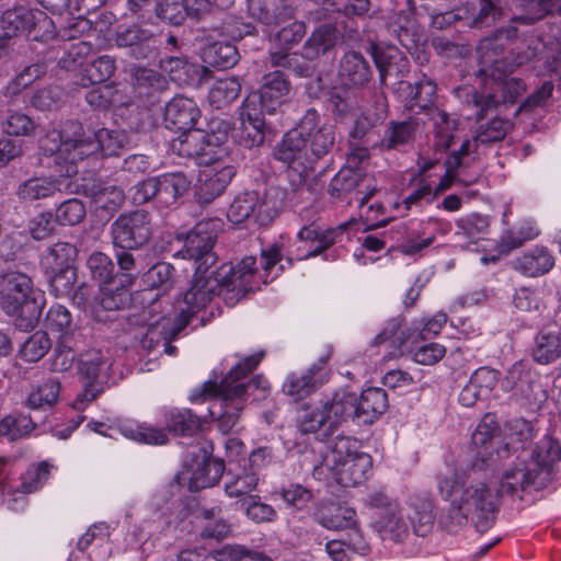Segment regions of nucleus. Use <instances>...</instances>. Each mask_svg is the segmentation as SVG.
<instances>
[{
    "instance_id": "44",
    "label": "nucleus",
    "mask_w": 561,
    "mask_h": 561,
    "mask_svg": "<svg viewBox=\"0 0 561 561\" xmlns=\"http://www.w3.org/2000/svg\"><path fill=\"white\" fill-rule=\"evenodd\" d=\"M479 10L472 18V26H491L497 21L514 15L512 0H478Z\"/></svg>"
},
{
    "instance_id": "30",
    "label": "nucleus",
    "mask_w": 561,
    "mask_h": 561,
    "mask_svg": "<svg viewBox=\"0 0 561 561\" xmlns=\"http://www.w3.org/2000/svg\"><path fill=\"white\" fill-rule=\"evenodd\" d=\"M67 179L62 176H33L21 182L15 191V196L21 203L37 204L55 196L57 192H61Z\"/></svg>"
},
{
    "instance_id": "37",
    "label": "nucleus",
    "mask_w": 561,
    "mask_h": 561,
    "mask_svg": "<svg viewBox=\"0 0 561 561\" xmlns=\"http://www.w3.org/2000/svg\"><path fill=\"white\" fill-rule=\"evenodd\" d=\"M514 15L510 21L524 25H533L556 10L557 0H512Z\"/></svg>"
},
{
    "instance_id": "14",
    "label": "nucleus",
    "mask_w": 561,
    "mask_h": 561,
    "mask_svg": "<svg viewBox=\"0 0 561 561\" xmlns=\"http://www.w3.org/2000/svg\"><path fill=\"white\" fill-rule=\"evenodd\" d=\"M111 366L110 358L99 350L88 352L79 359L78 370L83 380V391L77 398L79 409V404L93 401L104 391Z\"/></svg>"
},
{
    "instance_id": "13",
    "label": "nucleus",
    "mask_w": 561,
    "mask_h": 561,
    "mask_svg": "<svg viewBox=\"0 0 561 561\" xmlns=\"http://www.w3.org/2000/svg\"><path fill=\"white\" fill-rule=\"evenodd\" d=\"M113 41L117 48L126 49L130 58L136 60L150 59L159 50V35L139 23L118 25Z\"/></svg>"
},
{
    "instance_id": "16",
    "label": "nucleus",
    "mask_w": 561,
    "mask_h": 561,
    "mask_svg": "<svg viewBox=\"0 0 561 561\" xmlns=\"http://www.w3.org/2000/svg\"><path fill=\"white\" fill-rule=\"evenodd\" d=\"M412 1L407 0V9L387 15L383 24L387 34L411 54L419 50L423 39L422 16L414 14Z\"/></svg>"
},
{
    "instance_id": "11",
    "label": "nucleus",
    "mask_w": 561,
    "mask_h": 561,
    "mask_svg": "<svg viewBox=\"0 0 561 561\" xmlns=\"http://www.w3.org/2000/svg\"><path fill=\"white\" fill-rule=\"evenodd\" d=\"M359 38L358 24L352 21L325 22L317 26L302 46L307 60H314L330 53L343 39Z\"/></svg>"
},
{
    "instance_id": "29",
    "label": "nucleus",
    "mask_w": 561,
    "mask_h": 561,
    "mask_svg": "<svg viewBox=\"0 0 561 561\" xmlns=\"http://www.w3.org/2000/svg\"><path fill=\"white\" fill-rule=\"evenodd\" d=\"M67 126H69L70 131L69 137H67L65 141V154L71 164L67 168L69 176L71 173H77V170L73 168L76 161L100 153V148L93 133L85 135L79 122L68 121Z\"/></svg>"
},
{
    "instance_id": "52",
    "label": "nucleus",
    "mask_w": 561,
    "mask_h": 561,
    "mask_svg": "<svg viewBox=\"0 0 561 561\" xmlns=\"http://www.w3.org/2000/svg\"><path fill=\"white\" fill-rule=\"evenodd\" d=\"M238 48L228 42H216L204 50V60L218 69H229L239 61Z\"/></svg>"
},
{
    "instance_id": "55",
    "label": "nucleus",
    "mask_w": 561,
    "mask_h": 561,
    "mask_svg": "<svg viewBox=\"0 0 561 561\" xmlns=\"http://www.w3.org/2000/svg\"><path fill=\"white\" fill-rule=\"evenodd\" d=\"M377 523L382 537L394 542L402 541L409 535V527L403 516L393 506L387 507Z\"/></svg>"
},
{
    "instance_id": "23",
    "label": "nucleus",
    "mask_w": 561,
    "mask_h": 561,
    "mask_svg": "<svg viewBox=\"0 0 561 561\" xmlns=\"http://www.w3.org/2000/svg\"><path fill=\"white\" fill-rule=\"evenodd\" d=\"M322 400L318 403L302 402L296 410L295 423L297 431L302 435L317 434L321 442L328 440L333 434L329 428V419Z\"/></svg>"
},
{
    "instance_id": "47",
    "label": "nucleus",
    "mask_w": 561,
    "mask_h": 561,
    "mask_svg": "<svg viewBox=\"0 0 561 561\" xmlns=\"http://www.w3.org/2000/svg\"><path fill=\"white\" fill-rule=\"evenodd\" d=\"M328 108L336 124L352 121L359 111L356 99L344 89H333L329 92Z\"/></svg>"
},
{
    "instance_id": "24",
    "label": "nucleus",
    "mask_w": 561,
    "mask_h": 561,
    "mask_svg": "<svg viewBox=\"0 0 561 561\" xmlns=\"http://www.w3.org/2000/svg\"><path fill=\"white\" fill-rule=\"evenodd\" d=\"M337 76L343 88L362 89L371 81L374 71L362 53L348 50L340 60Z\"/></svg>"
},
{
    "instance_id": "34",
    "label": "nucleus",
    "mask_w": 561,
    "mask_h": 561,
    "mask_svg": "<svg viewBox=\"0 0 561 561\" xmlns=\"http://www.w3.org/2000/svg\"><path fill=\"white\" fill-rule=\"evenodd\" d=\"M88 1L75 0V8L64 15L62 21L58 22L57 37L62 41H71L92 30L93 21L87 16V14H90Z\"/></svg>"
},
{
    "instance_id": "10",
    "label": "nucleus",
    "mask_w": 561,
    "mask_h": 561,
    "mask_svg": "<svg viewBox=\"0 0 561 561\" xmlns=\"http://www.w3.org/2000/svg\"><path fill=\"white\" fill-rule=\"evenodd\" d=\"M228 389L217 381H205L201 389L192 394V400L213 398L210 415L216 419L217 427L222 434L232 432L239 423L244 402L239 398H229Z\"/></svg>"
},
{
    "instance_id": "51",
    "label": "nucleus",
    "mask_w": 561,
    "mask_h": 561,
    "mask_svg": "<svg viewBox=\"0 0 561 561\" xmlns=\"http://www.w3.org/2000/svg\"><path fill=\"white\" fill-rule=\"evenodd\" d=\"M59 392V380L57 378H48L28 394L26 404L32 410H50L57 403Z\"/></svg>"
},
{
    "instance_id": "4",
    "label": "nucleus",
    "mask_w": 561,
    "mask_h": 561,
    "mask_svg": "<svg viewBox=\"0 0 561 561\" xmlns=\"http://www.w3.org/2000/svg\"><path fill=\"white\" fill-rule=\"evenodd\" d=\"M561 461V445L545 436L533 451V460L524 468H513L505 471L502 479V491L516 493L529 488L541 490L556 477L558 462Z\"/></svg>"
},
{
    "instance_id": "61",
    "label": "nucleus",
    "mask_w": 561,
    "mask_h": 561,
    "mask_svg": "<svg viewBox=\"0 0 561 561\" xmlns=\"http://www.w3.org/2000/svg\"><path fill=\"white\" fill-rule=\"evenodd\" d=\"M241 92V83L238 78H225L216 81L209 91V102L217 108H221L238 99Z\"/></svg>"
},
{
    "instance_id": "38",
    "label": "nucleus",
    "mask_w": 561,
    "mask_h": 561,
    "mask_svg": "<svg viewBox=\"0 0 561 561\" xmlns=\"http://www.w3.org/2000/svg\"><path fill=\"white\" fill-rule=\"evenodd\" d=\"M47 330L56 335L57 340L80 339L81 332L73 322L71 312L62 305H53L45 317Z\"/></svg>"
},
{
    "instance_id": "21",
    "label": "nucleus",
    "mask_w": 561,
    "mask_h": 561,
    "mask_svg": "<svg viewBox=\"0 0 561 561\" xmlns=\"http://www.w3.org/2000/svg\"><path fill=\"white\" fill-rule=\"evenodd\" d=\"M209 173H205V178L201 179L199 185L194 192V198L201 206L211 204L217 197L224 194L232 179L237 174V165L233 163L222 164L221 159Z\"/></svg>"
},
{
    "instance_id": "28",
    "label": "nucleus",
    "mask_w": 561,
    "mask_h": 561,
    "mask_svg": "<svg viewBox=\"0 0 561 561\" xmlns=\"http://www.w3.org/2000/svg\"><path fill=\"white\" fill-rule=\"evenodd\" d=\"M201 116L197 104L188 98L176 95L164 107V124L174 131L193 129Z\"/></svg>"
},
{
    "instance_id": "5",
    "label": "nucleus",
    "mask_w": 561,
    "mask_h": 561,
    "mask_svg": "<svg viewBox=\"0 0 561 561\" xmlns=\"http://www.w3.org/2000/svg\"><path fill=\"white\" fill-rule=\"evenodd\" d=\"M191 178L182 172H164L154 176H148L129 188V201L135 206L151 203L162 211L178 207L180 199L190 191Z\"/></svg>"
},
{
    "instance_id": "50",
    "label": "nucleus",
    "mask_w": 561,
    "mask_h": 561,
    "mask_svg": "<svg viewBox=\"0 0 561 561\" xmlns=\"http://www.w3.org/2000/svg\"><path fill=\"white\" fill-rule=\"evenodd\" d=\"M57 26L44 11L31 9L25 35L32 41L48 42L57 37Z\"/></svg>"
},
{
    "instance_id": "3",
    "label": "nucleus",
    "mask_w": 561,
    "mask_h": 561,
    "mask_svg": "<svg viewBox=\"0 0 561 561\" xmlns=\"http://www.w3.org/2000/svg\"><path fill=\"white\" fill-rule=\"evenodd\" d=\"M45 304L44 294L33 288L26 274L8 272L0 275V308L20 331L27 332L37 325Z\"/></svg>"
},
{
    "instance_id": "7",
    "label": "nucleus",
    "mask_w": 561,
    "mask_h": 561,
    "mask_svg": "<svg viewBox=\"0 0 561 561\" xmlns=\"http://www.w3.org/2000/svg\"><path fill=\"white\" fill-rule=\"evenodd\" d=\"M302 122L310 125V130H305L307 142V163L305 169L299 171V183L306 182V170H314L319 162H331L334 152L337 150L335 127L330 124H320L321 115L314 108H308L302 115Z\"/></svg>"
},
{
    "instance_id": "41",
    "label": "nucleus",
    "mask_w": 561,
    "mask_h": 561,
    "mask_svg": "<svg viewBox=\"0 0 561 561\" xmlns=\"http://www.w3.org/2000/svg\"><path fill=\"white\" fill-rule=\"evenodd\" d=\"M553 265L554 259L545 248H535L514 261V268L530 277L548 273Z\"/></svg>"
},
{
    "instance_id": "26",
    "label": "nucleus",
    "mask_w": 561,
    "mask_h": 561,
    "mask_svg": "<svg viewBox=\"0 0 561 561\" xmlns=\"http://www.w3.org/2000/svg\"><path fill=\"white\" fill-rule=\"evenodd\" d=\"M265 115L259 108L243 104L242 123L238 134V142L242 147H259L273 134L272 124L265 119Z\"/></svg>"
},
{
    "instance_id": "39",
    "label": "nucleus",
    "mask_w": 561,
    "mask_h": 561,
    "mask_svg": "<svg viewBox=\"0 0 561 561\" xmlns=\"http://www.w3.org/2000/svg\"><path fill=\"white\" fill-rule=\"evenodd\" d=\"M420 127V118L412 115L401 122H389L381 139V147L387 150H392L409 144L414 139Z\"/></svg>"
},
{
    "instance_id": "57",
    "label": "nucleus",
    "mask_w": 561,
    "mask_h": 561,
    "mask_svg": "<svg viewBox=\"0 0 561 561\" xmlns=\"http://www.w3.org/2000/svg\"><path fill=\"white\" fill-rule=\"evenodd\" d=\"M321 369V366L312 365L305 374L297 376L290 375L283 385V391L287 396L301 400L316 390L314 375Z\"/></svg>"
},
{
    "instance_id": "6",
    "label": "nucleus",
    "mask_w": 561,
    "mask_h": 561,
    "mask_svg": "<svg viewBox=\"0 0 561 561\" xmlns=\"http://www.w3.org/2000/svg\"><path fill=\"white\" fill-rule=\"evenodd\" d=\"M285 196V190L277 185L240 193L229 207L228 219L233 224L253 222L267 226L280 213Z\"/></svg>"
},
{
    "instance_id": "64",
    "label": "nucleus",
    "mask_w": 561,
    "mask_h": 561,
    "mask_svg": "<svg viewBox=\"0 0 561 561\" xmlns=\"http://www.w3.org/2000/svg\"><path fill=\"white\" fill-rule=\"evenodd\" d=\"M30 11L31 9L24 7L5 11L0 19V35L9 41L19 34H26Z\"/></svg>"
},
{
    "instance_id": "17",
    "label": "nucleus",
    "mask_w": 561,
    "mask_h": 561,
    "mask_svg": "<svg viewBox=\"0 0 561 561\" xmlns=\"http://www.w3.org/2000/svg\"><path fill=\"white\" fill-rule=\"evenodd\" d=\"M261 359L262 354L248 356L222 378L219 383H221V388L228 389L229 398H239L244 402L254 390H265L268 387L267 380L262 376L248 378Z\"/></svg>"
},
{
    "instance_id": "58",
    "label": "nucleus",
    "mask_w": 561,
    "mask_h": 561,
    "mask_svg": "<svg viewBox=\"0 0 561 561\" xmlns=\"http://www.w3.org/2000/svg\"><path fill=\"white\" fill-rule=\"evenodd\" d=\"M412 10H414V14L422 16V21L428 19L431 26L436 30H444L457 20L454 12L443 11L440 8L423 0H413Z\"/></svg>"
},
{
    "instance_id": "56",
    "label": "nucleus",
    "mask_w": 561,
    "mask_h": 561,
    "mask_svg": "<svg viewBox=\"0 0 561 561\" xmlns=\"http://www.w3.org/2000/svg\"><path fill=\"white\" fill-rule=\"evenodd\" d=\"M176 278L174 266L164 261L157 262L144 274L145 283L151 288L162 290L163 294L174 288Z\"/></svg>"
},
{
    "instance_id": "54",
    "label": "nucleus",
    "mask_w": 561,
    "mask_h": 561,
    "mask_svg": "<svg viewBox=\"0 0 561 561\" xmlns=\"http://www.w3.org/2000/svg\"><path fill=\"white\" fill-rule=\"evenodd\" d=\"M85 266L91 279L99 283L100 287L118 280L112 259L103 252L96 251L90 254Z\"/></svg>"
},
{
    "instance_id": "43",
    "label": "nucleus",
    "mask_w": 561,
    "mask_h": 561,
    "mask_svg": "<svg viewBox=\"0 0 561 561\" xmlns=\"http://www.w3.org/2000/svg\"><path fill=\"white\" fill-rule=\"evenodd\" d=\"M533 359L540 365H548L561 356V335L541 330L537 333L530 350Z\"/></svg>"
},
{
    "instance_id": "27",
    "label": "nucleus",
    "mask_w": 561,
    "mask_h": 561,
    "mask_svg": "<svg viewBox=\"0 0 561 561\" xmlns=\"http://www.w3.org/2000/svg\"><path fill=\"white\" fill-rule=\"evenodd\" d=\"M225 470V463L220 459L203 456L201 461H195L190 470L179 477V483L187 485L190 491H199L218 483Z\"/></svg>"
},
{
    "instance_id": "20",
    "label": "nucleus",
    "mask_w": 561,
    "mask_h": 561,
    "mask_svg": "<svg viewBox=\"0 0 561 561\" xmlns=\"http://www.w3.org/2000/svg\"><path fill=\"white\" fill-rule=\"evenodd\" d=\"M329 419V428L337 431L340 426L356 421L359 423L358 394L348 387L335 390L330 398L322 400Z\"/></svg>"
},
{
    "instance_id": "18",
    "label": "nucleus",
    "mask_w": 561,
    "mask_h": 561,
    "mask_svg": "<svg viewBox=\"0 0 561 561\" xmlns=\"http://www.w3.org/2000/svg\"><path fill=\"white\" fill-rule=\"evenodd\" d=\"M218 138L202 129H188L172 140V151L183 158H197L201 164L218 163L220 157L214 151Z\"/></svg>"
},
{
    "instance_id": "46",
    "label": "nucleus",
    "mask_w": 561,
    "mask_h": 561,
    "mask_svg": "<svg viewBox=\"0 0 561 561\" xmlns=\"http://www.w3.org/2000/svg\"><path fill=\"white\" fill-rule=\"evenodd\" d=\"M425 115L433 123L435 149L440 152L447 151L451 147L454 133L457 129L458 122L451 118L448 113L439 107L427 112Z\"/></svg>"
},
{
    "instance_id": "15",
    "label": "nucleus",
    "mask_w": 561,
    "mask_h": 561,
    "mask_svg": "<svg viewBox=\"0 0 561 561\" xmlns=\"http://www.w3.org/2000/svg\"><path fill=\"white\" fill-rule=\"evenodd\" d=\"M289 91L290 82L285 73L275 70L263 76L260 89L252 92L244 104L266 115H275L284 105Z\"/></svg>"
},
{
    "instance_id": "59",
    "label": "nucleus",
    "mask_w": 561,
    "mask_h": 561,
    "mask_svg": "<svg viewBox=\"0 0 561 561\" xmlns=\"http://www.w3.org/2000/svg\"><path fill=\"white\" fill-rule=\"evenodd\" d=\"M93 135L102 157L118 156L129 142L127 134L123 130L100 128Z\"/></svg>"
},
{
    "instance_id": "60",
    "label": "nucleus",
    "mask_w": 561,
    "mask_h": 561,
    "mask_svg": "<svg viewBox=\"0 0 561 561\" xmlns=\"http://www.w3.org/2000/svg\"><path fill=\"white\" fill-rule=\"evenodd\" d=\"M270 61L272 66L291 71L300 78H308L312 73V67L308 62L309 60L304 57V54L275 51L271 53Z\"/></svg>"
},
{
    "instance_id": "12",
    "label": "nucleus",
    "mask_w": 561,
    "mask_h": 561,
    "mask_svg": "<svg viewBox=\"0 0 561 561\" xmlns=\"http://www.w3.org/2000/svg\"><path fill=\"white\" fill-rule=\"evenodd\" d=\"M373 182V176L360 169L342 168L331 180L328 193L331 197L348 204L355 199L363 206L376 193Z\"/></svg>"
},
{
    "instance_id": "48",
    "label": "nucleus",
    "mask_w": 561,
    "mask_h": 561,
    "mask_svg": "<svg viewBox=\"0 0 561 561\" xmlns=\"http://www.w3.org/2000/svg\"><path fill=\"white\" fill-rule=\"evenodd\" d=\"M327 10L340 14L335 21H352L370 16L371 0H323Z\"/></svg>"
},
{
    "instance_id": "45",
    "label": "nucleus",
    "mask_w": 561,
    "mask_h": 561,
    "mask_svg": "<svg viewBox=\"0 0 561 561\" xmlns=\"http://www.w3.org/2000/svg\"><path fill=\"white\" fill-rule=\"evenodd\" d=\"M344 230L342 226L325 230L320 229L316 225L302 227L298 232V238L301 241L316 243L314 248L307 253L306 257L317 256L329 249L337 241V238L343 236Z\"/></svg>"
},
{
    "instance_id": "33",
    "label": "nucleus",
    "mask_w": 561,
    "mask_h": 561,
    "mask_svg": "<svg viewBox=\"0 0 561 561\" xmlns=\"http://www.w3.org/2000/svg\"><path fill=\"white\" fill-rule=\"evenodd\" d=\"M182 302L184 306L180 307L179 314L168 328H164V339L159 354L176 355L178 348L172 342L178 339L182 331L193 323L194 320H197L199 325H205L206 323L204 314L198 317V313L203 312L205 307H195L194 305Z\"/></svg>"
},
{
    "instance_id": "36",
    "label": "nucleus",
    "mask_w": 561,
    "mask_h": 561,
    "mask_svg": "<svg viewBox=\"0 0 561 561\" xmlns=\"http://www.w3.org/2000/svg\"><path fill=\"white\" fill-rule=\"evenodd\" d=\"M507 427V442L497 449V457L500 459L507 458L511 454H517L519 450L524 451L529 447L535 437V426L530 421L525 419H515L506 423Z\"/></svg>"
},
{
    "instance_id": "19",
    "label": "nucleus",
    "mask_w": 561,
    "mask_h": 561,
    "mask_svg": "<svg viewBox=\"0 0 561 561\" xmlns=\"http://www.w3.org/2000/svg\"><path fill=\"white\" fill-rule=\"evenodd\" d=\"M369 51L382 85H387L389 79L400 80L409 75L410 61L394 45L371 42Z\"/></svg>"
},
{
    "instance_id": "1",
    "label": "nucleus",
    "mask_w": 561,
    "mask_h": 561,
    "mask_svg": "<svg viewBox=\"0 0 561 561\" xmlns=\"http://www.w3.org/2000/svg\"><path fill=\"white\" fill-rule=\"evenodd\" d=\"M222 227L221 219L208 218L198 221L184 237L183 248L176 255L195 263L191 286L183 294L185 304L206 307L215 296H220L232 307L254 290L256 257L247 256L237 265L226 262L216 266L218 255L214 247Z\"/></svg>"
},
{
    "instance_id": "9",
    "label": "nucleus",
    "mask_w": 561,
    "mask_h": 561,
    "mask_svg": "<svg viewBox=\"0 0 561 561\" xmlns=\"http://www.w3.org/2000/svg\"><path fill=\"white\" fill-rule=\"evenodd\" d=\"M111 237L115 248H144L152 237L149 213L136 209L121 214L111 225Z\"/></svg>"
},
{
    "instance_id": "42",
    "label": "nucleus",
    "mask_w": 561,
    "mask_h": 561,
    "mask_svg": "<svg viewBox=\"0 0 561 561\" xmlns=\"http://www.w3.org/2000/svg\"><path fill=\"white\" fill-rule=\"evenodd\" d=\"M78 250L68 242H57L51 245L42 260L44 274L51 272L66 271L76 267Z\"/></svg>"
},
{
    "instance_id": "35",
    "label": "nucleus",
    "mask_w": 561,
    "mask_h": 561,
    "mask_svg": "<svg viewBox=\"0 0 561 561\" xmlns=\"http://www.w3.org/2000/svg\"><path fill=\"white\" fill-rule=\"evenodd\" d=\"M371 463V457L364 453L355 456V458H347L335 466H330V469L340 485L351 488L360 484L367 479Z\"/></svg>"
},
{
    "instance_id": "31",
    "label": "nucleus",
    "mask_w": 561,
    "mask_h": 561,
    "mask_svg": "<svg viewBox=\"0 0 561 561\" xmlns=\"http://www.w3.org/2000/svg\"><path fill=\"white\" fill-rule=\"evenodd\" d=\"M130 80L137 96L147 99L150 104L158 102L157 95L169 88V81L164 75L142 66L131 68Z\"/></svg>"
},
{
    "instance_id": "53",
    "label": "nucleus",
    "mask_w": 561,
    "mask_h": 561,
    "mask_svg": "<svg viewBox=\"0 0 561 561\" xmlns=\"http://www.w3.org/2000/svg\"><path fill=\"white\" fill-rule=\"evenodd\" d=\"M434 503L428 500L417 501L412 504L408 518L416 536H427L435 522Z\"/></svg>"
},
{
    "instance_id": "8",
    "label": "nucleus",
    "mask_w": 561,
    "mask_h": 561,
    "mask_svg": "<svg viewBox=\"0 0 561 561\" xmlns=\"http://www.w3.org/2000/svg\"><path fill=\"white\" fill-rule=\"evenodd\" d=\"M504 494H508V492L502 491V482L499 489L495 485L491 486L486 481L471 482L462 489L459 499L479 533H485L494 524L499 496ZM514 494L510 493V495Z\"/></svg>"
},
{
    "instance_id": "22",
    "label": "nucleus",
    "mask_w": 561,
    "mask_h": 561,
    "mask_svg": "<svg viewBox=\"0 0 561 561\" xmlns=\"http://www.w3.org/2000/svg\"><path fill=\"white\" fill-rule=\"evenodd\" d=\"M306 124L307 122H302V118H300L296 127L283 136L280 142L274 149V158L277 161L290 168H294V164L297 163L302 170L305 169L308 156L305 130H310V125L307 126Z\"/></svg>"
},
{
    "instance_id": "32",
    "label": "nucleus",
    "mask_w": 561,
    "mask_h": 561,
    "mask_svg": "<svg viewBox=\"0 0 561 561\" xmlns=\"http://www.w3.org/2000/svg\"><path fill=\"white\" fill-rule=\"evenodd\" d=\"M356 513L353 508L331 501L318 502L312 512V518L327 529L337 530L355 525Z\"/></svg>"
},
{
    "instance_id": "62",
    "label": "nucleus",
    "mask_w": 561,
    "mask_h": 561,
    "mask_svg": "<svg viewBox=\"0 0 561 561\" xmlns=\"http://www.w3.org/2000/svg\"><path fill=\"white\" fill-rule=\"evenodd\" d=\"M80 342V339L57 340L50 369L58 373L68 371L75 363Z\"/></svg>"
},
{
    "instance_id": "63",
    "label": "nucleus",
    "mask_w": 561,
    "mask_h": 561,
    "mask_svg": "<svg viewBox=\"0 0 561 561\" xmlns=\"http://www.w3.org/2000/svg\"><path fill=\"white\" fill-rule=\"evenodd\" d=\"M514 124L502 117H493L490 122L481 124L473 138L474 144H492L502 141L513 129Z\"/></svg>"
},
{
    "instance_id": "2",
    "label": "nucleus",
    "mask_w": 561,
    "mask_h": 561,
    "mask_svg": "<svg viewBox=\"0 0 561 561\" xmlns=\"http://www.w3.org/2000/svg\"><path fill=\"white\" fill-rule=\"evenodd\" d=\"M517 27L510 25L495 30L491 36L479 42L477 54L479 56V69L477 76L484 84L490 82V88L472 94V104L479 108L477 121L486 117L490 111L496 110L501 104H514L517 98L526 91V84L518 78H506L503 58L505 44L517 37Z\"/></svg>"
},
{
    "instance_id": "40",
    "label": "nucleus",
    "mask_w": 561,
    "mask_h": 561,
    "mask_svg": "<svg viewBox=\"0 0 561 561\" xmlns=\"http://www.w3.org/2000/svg\"><path fill=\"white\" fill-rule=\"evenodd\" d=\"M388 394L381 388H368L358 396L360 424H371L388 409Z\"/></svg>"
},
{
    "instance_id": "25",
    "label": "nucleus",
    "mask_w": 561,
    "mask_h": 561,
    "mask_svg": "<svg viewBox=\"0 0 561 561\" xmlns=\"http://www.w3.org/2000/svg\"><path fill=\"white\" fill-rule=\"evenodd\" d=\"M471 442L477 449L476 459L471 463V470L481 471L486 470L493 462V451L500 446L499 428L493 424L486 422V417L477 426L472 433Z\"/></svg>"
},
{
    "instance_id": "49",
    "label": "nucleus",
    "mask_w": 561,
    "mask_h": 561,
    "mask_svg": "<svg viewBox=\"0 0 561 561\" xmlns=\"http://www.w3.org/2000/svg\"><path fill=\"white\" fill-rule=\"evenodd\" d=\"M35 427L34 416L9 414L0 419V438L8 443L16 442L28 436Z\"/></svg>"
}]
</instances>
